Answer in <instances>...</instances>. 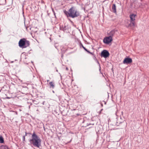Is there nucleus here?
<instances>
[{
    "instance_id": "nucleus-1",
    "label": "nucleus",
    "mask_w": 149,
    "mask_h": 149,
    "mask_svg": "<svg viewBox=\"0 0 149 149\" xmlns=\"http://www.w3.org/2000/svg\"><path fill=\"white\" fill-rule=\"evenodd\" d=\"M29 141L31 144L35 147L39 148L41 146V140L35 132L32 134L31 139Z\"/></svg>"
},
{
    "instance_id": "nucleus-2",
    "label": "nucleus",
    "mask_w": 149,
    "mask_h": 149,
    "mask_svg": "<svg viewBox=\"0 0 149 149\" xmlns=\"http://www.w3.org/2000/svg\"><path fill=\"white\" fill-rule=\"evenodd\" d=\"M79 15V12L74 7H72L69 9V17L74 18L77 17Z\"/></svg>"
},
{
    "instance_id": "nucleus-3",
    "label": "nucleus",
    "mask_w": 149,
    "mask_h": 149,
    "mask_svg": "<svg viewBox=\"0 0 149 149\" xmlns=\"http://www.w3.org/2000/svg\"><path fill=\"white\" fill-rule=\"evenodd\" d=\"M112 40V37L111 36H109L105 37L103 40V42L104 43L108 44L111 43Z\"/></svg>"
},
{
    "instance_id": "nucleus-4",
    "label": "nucleus",
    "mask_w": 149,
    "mask_h": 149,
    "mask_svg": "<svg viewBox=\"0 0 149 149\" xmlns=\"http://www.w3.org/2000/svg\"><path fill=\"white\" fill-rule=\"evenodd\" d=\"M136 15L132 14L130 15V18L131 19V23L130 24L131 26H135L134 20H135V17Z\"/></svg>"
},
{
    "instance_id": "nucleus-5",
    "label": "nucleus",
    "mask_w": 149,
    "mask_h": 149,
    "mask_svg": "<svg viewBox=\"0 0 149 149\" xmlns=\"http://www.w3.org/2000/svg\"><path fill=\"white\" fill-rule=\"evenodd\" d=\"M101 55L102 57L107 58L109 56V53L107 51L104 50L102 51Z\"/></svg>"
},
{
    "instance_id": "nucleus-6",
    "label": "nucleus",
    "mask_w": 149,
    "mask_h": 149,
    "mask_svg": "<svg viewBox=\"0 0 149 149\" xmlns=\"http://www.w3.org/2000/svg\"><path fill=\"white\" fill-rule=\"evenodd\" d=\"M132 62V60L131 58H126L124 59L123 63L124 64H128Z\"/></svg>"
},
{
    "instance_id": "nucleus-7",
    "label": "nucleus",
    "mask_w": 149,
    "mask_h": 149,
    "mask_svg": "<svg viewBox=\"0 0 149 149\" xmlns=\"http://www.w3.org/2000/svg\"><path fill=\"white\" fill-rule=\"evenodd\" d=\"M25 39H21L19 42V46L22 48H24V46H25Z\"/></svg>"
},
{
    "instance_id": "nucleus-8",
    "label": "nucleus",
    "mask_w": 149,
    "mask_h": 149,
    "mask_svg": "<svg viewBox=\"0 0 149 149\" xmlns=\"http://www.w3.org/2000/svg\"><path fill=\"white\" fill-rule=\"evenodd\" d=\"M112 9L113 12L114 13H116V7L115 4H113L112 6Z\"/></svg>"
},
{
    "instance_id": "nucleus-9",
    "label": "nucleus",
    "mask_w": 149,
    "mask_h": 149,
    "mask_svg": "<svg viewBox=\"0 0 149 149\" xmlns=\"http://www.w3.org/2000/svg\"><path fill=\"white\" fill-rule=\"evenodd\" d=\"M25 46H24V48H26L27 47L29 46V41L25 40Z\"/></svg>"
},
{
    "instance_id": "nucleus-10",
    "label": "nucleus",
    "mask_w": 149,
    "mask_h": 149,
    "mask_svg": "<svg viewBox=\"0 0 149 149\" xmlns=\"http://www.w3.org/2000/svg\"><path fill=\"white\" fill-rule=\"evenodd\" d=\"M49 84L50 85V88H54V83L52 82H50L49 83Z\"/></svg>"
},
{
    "instance_id": "nucleus-11",
    "label": "nucleus",
    "mask_w": 149,
    "mask_h": 149,
    "mask_svg": "<svg viewBox=\"0 0 149 149\" xmlns=\"http://www.w3.org/2000/svg\"><path fill=\"white\" fill-rule=\"evenodd\" d=\"M115 33V31H112L111 32H110L109 33V36H111V37Z\"/></svg>"
},
{
    "instance_id": "nucleus-12",
    "label": "nucleus",
    "mask_w": 149,
    "mask_h": 149,
    "mask_svg": "<svg viewBox=\"0 0 149 149\" xmlns=\"http://www.w3.org/2000/svg\"><path fill=\"white\" fill-rule=\"evenodd\" d=\"M4 142V140L2 137H0V143H3Z\"/></svg>"
},
{
    "instance_id": "nucleus-13",
    "label": "nucleus",
    "mask_w": 149,
    "mask_h": 149,
    "mask_svg": "<svg viewBox=\"0 0 149 149\" xmlns=\"http://www.w3.org/2000/svg\"><path fill=\"white\" fill-rule=\"evenodd\" d=\"M65 14L67 15V17L69 16V10L68 12L65 11Z\"/></svg>"
},
{
    "instance_id": "nucleus-14",
    "label": "nucleus",
    "mask_w": 149,
    "mask_h": 149,
    "mask_svg": "<svg viewBox=\"0 0 149 149\" xmlns=\"http://www.w3.org/2000/svg\"><path fill=\"white\" fill-rule=\"evenodd\" d=\"M82 47L84 48V49L86 51H87V49H86L82 45Z\"/></svg>"
},
{
    "instance_id": "nucleus-15",
    "label": "nucleus",
    "mask_w": 149,
    "mask_h": 149,
    "mask_svg": "<svg viewBox=\"0 0 149 149\" xmlns=\"http://www.w3.org/2000/svg\"><path fill=\"white\" fill-rule=\"evenodd\" d=\"M23 141H25V136H24L23 137Z\"/></svg>"
},
{
    "instance_id": "nucleus-16",
    "label": "nucleus",
    "mask_w": 149,
    "mask_h": 149,
    "mask_svg": "<svg viewBox=\"0 0 149 149\" xmlns=\"http://www.w3.org/2000/svg\"><path fill=\"white\" fill-rule=\"evenodd\" d=\"M121 123H122V122H120V121H118L117 122V124H118V123H119L120 124Z\"/></svg>"
},
{
    "instance_id": "nucleus-17",
    "label": "nucleus",
    "mask_w": 149,
    "mask_h": 149,
    "mask_svg": "<svg viewBox=\"0 0 149 149\" xmlns=\"http://www.w3.org/2000/svg\"><path fill=\"white\" fill-rule=\"evenodd\" d=\"M87 51L89 53H91V54L92 53L90 52L89 51H88L87 50V51Z\"/></svg>"
},
{
    "instance_id": "nucleus-18",
    "label": "nucleus",
    "mask_w": 149,
    "mask_h": 149,
    "mask_svg": "<svg viewBox=\"0 0 149 149\" xmlns=\"http://www.w3.org/2000/svg\"><path fill=\"white\" fill-rule=\"evenodd\" d=\"M66 69L67 70H68V68H66Z\"/></svg>"
},
{
    "instance_id": "nucleus-19",
    "label": "nucleus",
    "mask_w": 149,
    "mask_h": 149,
    "mask_svg": "<svg viewBox=\"0 0 149 149\" xmlns=\"http://www.w3.org/2000/svg\"><path fill=\"white\" fill-rule=\"evenodd\" d=\"M27 135V133H26V134H25V136H26Z\"/></svg>"
},
{
    "instance_id": "nucleus-20",
    "label": "nucleus",
    "mask_w": 149,
    "mask_h": 149,
    "mask_svg": "<svg viewBox=\"0 0 149 149\" xmlns=\"http://www.w3.org/2000/svg\"><path fill=\"white\" fill-rule=\"evenodd\" d=\"M47 82H48L49 81V80H47Z\"/></svg>"
},
{
    "instance_id": "nucleus-21",
    "label": "nucleus",
    "mask_w": 149,
    "mask_h": 149,
    "mask_svg": "<svg viewBox=\"0 0 149 149\" xmlns=\"http://www.w3.org/2000/svg\"><path fill=\"white\" fill-rule=\"evenodd\" d=\"M7 98L9 99V98H10L9 97H7Z\"/></svg>"
},
{
    "instance_id": "nucleus-22",
    "label": "nucleus",
    "mask_w": 149,
    "mask_h": 149,
    "mask_svg": "<svg viewBox=\"0 0 149 149\" xmlns=\"http://www.w3.org/2000/svg\"><path fill=\"white\" fill-rule=\"evenodd\" d=\"M43 104H44V102H43Z\"/></svg>"
}]
</instances>
